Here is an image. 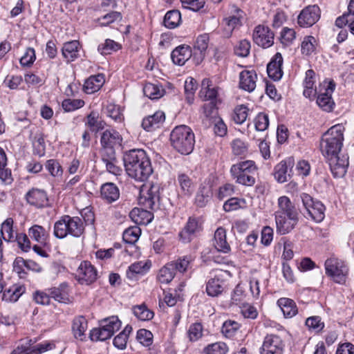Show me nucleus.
<instances>
[{
    "label": "nucleus",
    "mask_w": 354,
    "mask_h": 354,
    "mask_svg": "<svg viewBox=\"0 0 354 354\" xmlns=\"http://www.w3.org/2000/svg\"><path fill=\"white\" fill-rule=\"evenodd\" d=\"M306 326L308 328L315 332V333H319L324 329L325 326V324L322 322L321 317L319 316H312L308 317L305 322Z\"/></svg>",
    "instance_id": "54"
},
{
    "label": "nucleus",
    "mask_w": 354,
    "mask_h": 354,
    "mask_svg": "<svg viewBox=\"0 0 354 354\" xmlns=\"http://www.w3.org/2000/svg\"><path fill=\"white\" fill-rule=\"evenodd\" d=\"M176 275V272L170 262L162 267L158 273L157 279L161 283H170Z\"/></svg>",
    "instance_id": "42"
},
{
    "label": "nucleus",
    "mask_w": 354,
    "mask_h": 354,
    "mask_svg": "<svg viewBox=\"0 0 354 354\" xmlns=\"http://www.w3.org/2000/svg\"><path fill=\"white\" fill-rule=\"evenodd\" d=\"M257 75L254 70H244L239 73V86L241 89L252 92L256 88Z\"/></svg>",
    "instance_id": "22"
},
{
    "label": "nucleus",
    "mask_w": 354,
    "mask_h": 354,
    "mask_svg": "<svg viewBox=\"0 0 354 354\" xmlns=\"http://www.w3.org/2000/svg\"><path fill=\"white\" fill-rule=\"evenodd\" d=\"M28 235L32 239L40 244H46L48 237V233L46 229L39 225H34L30 227Z\"/></svg>",
    "instance_id": "41"
},
{
    "label": "nucleus",
    "mask_w": 354,
    "mask_h": 354,
    "mask_svg": "<svg viewBox=\"0 0 354 354\" xmlns=\"http://www.w3.org/2000/svg\"><path fill=\"white\" fill-rule=\"evenodd\" d=\"M75 278L80 284L88 286L97 280V271L90 261H84L79 266Z\"/></svg>",
    "instance_id": "10"
},
{
    "label": "nucleus",
    "mask_w": 354,
    "mask_h": 354,
    "mask_svg": "<svg viewBox=\"0 0 354 354\" xmlns=\"http://www.w3.org/2000/svg\"><path fill=\"white\" fill-rule=\"evenodd\" d=\"M46 168L50 174L54 177L62 176L63 174L61 165L58 160L55 159L48 160L46 162Z\"/></svg>",
    "instance_id": "63"
},
{
    "label": "nucleus",
    "mask_w": 354,
    "mask_h": 354,
    "mask_svg": "<svg viewBox=\"0 0 354 354\" xmlns=\"http://www.w3.org/2000/svg\"><path fill=\"white\" fill-rule=\"evenodd\" d=\"M194 58L191 47L182 44L176 47L171 53V58L174 64L183 66L190 58Z\"/></svg>",
    "instance_id": "20"
},
{
    "label": "nucleus",
    "mask_w": 354,
    "mask_h": 354,
    "mask_svg": "<svg viewBox=\"0 0 354 354\" xmlns=\"http://www.w3.org/2000/svg\"><path fill=\"white\" fill-rule=\"evenodd\" d=\"M122 19V15L120 12L111 11L106 15L99 17L97 22L102 27L107 26L115 21H121Z\"/></svg>",
    "instance_id": "48"
},
{
    "label": "nucleus",
    "mask_w": 354,
    "mask_h": 354,
    "mask_svg": "<svg viewBox=\"0 0 354 354\" xmlns=\"http://www.w3.org/2000/svg\"><path fill=\"white\" fill-rule=\"evenodd\" d=\"M80 43L77 40H73L65 43L62 49V54L67 62H71L80 56Z\"/></svg>",
    "instance_id": "34"
},
{
    "label": "nucleus",
    "mask_w": 354,
    "mask_h": 354,
    "mask_svg": "<svg viewBox=\"0 0 354 354\" xmlns=\"http://www.w3.org/2000/svg\"><path fill=\"white\" fill-rule=\"evenodd\" d=\"M68 283L63 282L57 287L47 288L50 299H53L59 303H68L69 301Z\"/></svg>",
    "instance_id": "32"
},
{
    "label": "nucleus",
    "mask_w": 354,
    "mask_h": 354,
    "mask_svg": "<svg viewBox=\"0 0 354 354\" xmlns=\"http://www.w3.org/2000/svg\"><path fill=\"white\" fill-rule=\"evenodd\" d=\"M102 162L105 165L107 172L115 176H120L122 173V169L119 165V160L117 157L104 160Z\"/></svg>",
    "instance_id": "61"
},
{
    "label": "nucleus",
    "mask_w": 354,
    "mask_h": 354,
    "mask_svg": "<svg viewBox=\"0 0 354 354\" xmlns=\"http://www.w3.org/2000/svg\"><path fill=\"white\" fill-rule=\"evenodd\" d=\"M129 217L136 224L146 225L151 222L153 214L150 211L135 207L130 212Z\"/></svg>",
    "instance_id": "33"
},
{
    "label": "nucleus",
    "mask_w": 354,
    "mask_h": 354,
    "mask_svg": "<svg viewBox=\"0 0 354 354\" xmlns=\"http://www.w3.org/2000/svg\"><path fill=\"white\" fill-rule=\"evenodd\" d=\"M84 125L87 129L95 134L104 129L106 123L97 111H91L84 119Z\"/></svg>",
    "instance_id": "23"
},
{
    "label": "nucleus",
    "mask_w": 354,
    "mask_h": 354,
    "mask_svg": "<svg viewBox=\"0 0 354 354\" xmlns=\"http://www.w3.org/2000/svg\"><path fill=\"white\" fill-rule=\"evenodd\" d=\"M165 120V114L162 111H158L153 115L143 118L142 127L147 131H153L160 128Z\"/></svg>",
    "instance_id": "24"
},
{
    "label": "nucleus",
    "mask_w": 354,
    "mask_h": 354,
    "mask_svg": "<svg viewBox=\"0 0 354 354\" xmlns=\"http://www.w3.org/2000/svg\"><path fill=\"white\" fill-rule=\"evenodd\" d=\"M212 196V185L205 181L202 183L198 187L195 196V204L198 207H204L210 201Z\"/></svg>",
    "instance_id": "27"
},
{
    "label": "nucleus",
    "mask_w": 354,
    "mask_h": 354,
    "mask_svg": "<svg viewBox=\"0 0 354 354\" xmlns=\"http://www.w3.org/2000/svg\"><path fill=\"white\" fill-rule=\"evenodd\" d=\"M277 305L282 310L283 315L287 318L294 317L298 312L296 303L290 298L281 297L279 299Z\"/></svg>",
    "instance_id": "37"
},
{
    "label": "nucleus",
    "mask_w": 354,
    "mask_h": 354,
    "mask_svg": "<svg viewBox=\"0 0 354 354\" xmlns=\"http://www.w3.org/2000/svg\"><path fill=\"white\" fill-rule=\"evenodd\" d=\"M294 165L295 160L292 157L281 160L274 168V179L279 183L287 182L292 176Z\"/></svg>",
    "instance_id": "15"
},
{
    "label": "nucleus",
    "mask_w": 354,
    "mask_h": 354,
    "mask_svg": "<svg viewBox=\"0 0 354 354\" xmlns=\"http://www.w3.org/2000/svg\"><path fill=\"white\" fill-rule=\"evenodd\" d=\"M209 36L207 34L200 35L194 44L193 61L196 65L200 64L205 57V53L208 47Z\"/></svg>",
    "instance_id": "26"
},
{
    "label": "nucleus",
    "mask_w": 354,
    "mask_h": 354,
    "mask_svg": "<svg viewBox=\"0 0 354 354\" xmlns=\"http://www.w3.org/2000/svg\"><path fill=\"white\" fill-rule=\"evenodd\" d=\"M123 162L127 174L138 181H145L153 173L151 160L146 151L141 149L127 151Z\"/></svg>",
    "instance_id": "1"
},
{
    "label": "nucleus",
    "mask_w": 354,
    "mask_h": 354,
    "mask_svg": "<svg viewBox=\"0 0 354 354\" xmlns=\"http://www.w3.org/2000/svg\"><path fill=\"white\" fill-rule=\"evenodd\" d=\"M141 203L151 210L157 208V202L159 201V196L153 187H151L147 192L146 196L141 197Z\"/></svg>",
    "instance_id": "45"
},
{
    "label": "nucleus",
    "mask_w": 354,
    "mask_h": 354,
    "mask_svg": "<svg viewBox=\"0 0 354 354\" xmlns=\"http://www.w3.org/2000/svg\"><path fill=\"white\" fill-rule=\"evenodd\" d=\"M54 347L55 344L48 342L32 346V340L30 339L25 344L18 345L10 354H41Z\"/></svg>",
    "instance_id": "16"
},
{
    "label": "nucleus",
    "mask_w": 354,
    "mask_h": 354,
    "mask_svg": "<svg viewBox=\"0 0 354 354\" xmlns=\"http://www.w3.org/2000/svg\"><path fill=\"white\" fill-rule=\"evenodd\" d=\"M283 57L280 53H277L267 65V73L270 78L278 81L283 76Z\"/></svg>",
    "instance_id": "21"
},
{
    "label": "nucleus",
    "mask_w": 354,
    "mask_h": 354,
    "mask_svg": "<svg viewBox=\"0 0 354 354\" xmlns=\"http://www.w3.org/2000/svg\"><path fill=\"white\" fill-rule=\"evenodd\" d=\"M133 315L141 321H149L153 319L154 313L145 304L135 306L133 308Z\"/></svg>",
    "instance_id": "47"
},
{
    "label": "nucleus",
    "mask_w": 354,
    "mask_h": 354,
    "mask_svg": "<svg viewBox=\"0 0 354 354\" xmlns=\"http://www.w3.org/2000/svg\"><path fill=\"white\" fill-rule=\"evenodd\" d=\"M320 16L321 10L318 6H308L300 12L297 17V24L301 28L311 27L319 21Z\"/></svg>",
    "instance_id": "11"
},
{
    "label": "nucleus",
    "mask_w": 354,
    "mask_h": 354,
    "mask_svg": "<svg viewBox=\"0 0 354 354\" xmlns=\"http://www.w3.org/2000/svg\"><path fill=\"white\" fill-rule=\"evenodd\" d=\"M344 131V126L338 124L331 127L323 134L319 146L326 158L339 154L343 146Z\"/></svg>",
    "instance_id": "3"
},
{
    "label": "nucleus",
    "mask_w": 354,
    "mask_h": 354,
    "mask_svg": "<svg viewBox=\"0 0 354 354\" xmlns=\"http://www.w3.org/2000/svg\"><path fill=\"white\" fill-rule=\"evenodd\" d=\"M141 234L140 227L135 226L129 227L124 230L122 234L124 241L129 244H134L139 239Z\"/></svg>",
    "instance_id": "56"
},
{
    "label": "nucleus",
    "mask_w": 354,
    "mask_h": 354,
    "mask_svg": "<svg viewBox=\"0 0 354 354\" xmlns=\"http://www.w3.org/2000/svg\"><path fill=\"white\" fill-rule=\"evenodd\" d=\"M348 158V154H337L326 158L334 178H342L346 175L349 165Z\"/></svg>",
    "instance_id": "12"
},
{
    "label": "nucleus",
    "mask_w": 354,
    "mask_h": 354,
    "mask_svg": "<svg viewBox=\"0 0 354 354\" xmlns=\"http://www.w3.org/2000/svg\"><path fill=\"white\" fill-rule=\"evenodd\" d=\"M101 197L108 203L116 201L120 197V189L113 183H105L100 187Z\"/></svg>",
    "instance_id": "29"
},
{
    "label": "nucleus",
    "mask_w": 354,
    "mask_h": 354,
    "mask_svg": "<svg viewBox=\"0 0 354 354\" xmlns=\"http://www.w3.org/2000/svg\"><path fill=\"white\" fill-rule=\"evenodd\" d=\"M177 183L183 195L189 196L192 194L194 190V183L187 174L178 173Z\"/></svg>",
    "instance_id": "38"
},
{
    "label": "nucleus",
    "mask_w": 354,
    "mask_h": 354,
    "mask_svg": "<svg viewBox=\"0 0 354 354\" xmlns=\"http://www.w3.org/2000/svg\"><path fill=\"white\" fill-rule=\"evenodd\" d=\"M26 286L20 283H15L6 288L2 295V300L6 302H16L26 292Z\"/></svg>",
    "instance_id": "30"
},
{
    "label": "nucleus",
    "mask_w": 354,
    "mask_h": 354,
    "mask_svg": "<svg viewBox=\"0 0 354 354\" xmlns=\"http://www.w3.org/2000/svg\"><path fill=\"white\" fill-rule=\"evenodd\" d=\"M187 335L191 342H195L203 336V325L200 322H195L189 326Z\"/></svg>",
    "instance_id": "62"
},
{
    "label": "nucleus",
    "mask_w": 354,
    "mask_h": 354,
    "mask_svg": "<svg viewBox=\"0 0 354 354\" xmlns=\"http://www.w3.org/2000/svg\"><path fill=\"white\" fill-rule=\"evenodd\" d=\"M13 219L12 218H8L1 224V237L7 242H14L15 236L13 234Z\"/></svg>",
    "instance_id": "46"
},
{
    "label": "nucleus",
    "mask_w": 354,
    "mask_h": 354,
    "mask_svg": "<svg viewBox=\"0 0 354 354\" xmlns=\"http://www.w3.org/2000/svg\"><path fill=\"white\" fill-rule=\"evenodd\" d=\"M278 209L275 212L277 231L281 234L291 232L299 221V212L295 204L286 196L277 201Z\"/></svg>",
    "instance_id": "2"
},
{
    "label": "nucleus",
    "mask_w": 354,
    "mask_h": 354,
    "mask_svg": "<svg viewBox=\"0 0 354 354\" xmlns=\"http://www.w3.org/2000/svg\"><path fill=\"white\" fill-rule=\"evenodd\" d=\"M284 343L280 336L268 334L260 348L261 354H283Z\"/></svg>",
    "instance_id": "14"
},
{
    "label": "nucleus",
    "mask_w": 354,
    "mask_h": 354,
    "mask_svg": "<svg viewBox=\"0 0 354 354\" xmlns=\"http://www.w3.org/2000/svg\"><path fill=\"white\" fill-rule=\"evenodd\" d=\"M69 235L73 237H80L84 232V225L79 216H71Z\"/></svg>",
    "instance_id": "44"
},
{
    "label": "nucleus",
    "mask_w": 354,
    "mask_h": 354,
    "mask_svg": "<svg viewBox=\"0 0 354 354\" xmlns=\"http://www.w3.org/2000/svg\"><path fill=\"white\" fill-rule=\"evenodd\" d=\"M335 83L333 80L328 82H324L323 87L324 91L322 90L317 95L316 102L319 107L324 111L330 113L332 112L335 108V103L332 98V94L335 88Z\"/></svg>",
    "instance_id": "9"
},
{
    "label": "nucleus",
    "mask_w": 354,
    "mask_h": 354,
    "mask_svg": "<svg viewBox=\"0 0 354 354\" xmlns=\"http://www.w3.org/2000/svg\"><path fill=\"white\" fill-rule=\"evenodd\" d=\"M181 21V14L178 10H171L165 14L163 19L164 26L173 29L179 26Z\"/></svg>",
    "instance_id": "43"
},
{
    "label": "nucleus",
    "mask_w": 354,
    "mask_h": 354,
    "mask_svg": "<svg viewBox=\"0 0 354 354\" xmlns=\"http://www.w3.org/2000/svg\"><path fill=\"white\" fill-rule=\"evenodd\" d=\"M24 198L28 204L37 208L48 206V198L44 189L32 188L26 194Z\"/></svg>",
    "instance_id": "19"
},
{
    "label": "nucleus",
    "mask_w": 354,
    "mask_h": 354,
    "mask_svg": "<svg viewBox=\"0 0 354 354\" xmlns=\"http://www.w3.org/2000/svg\"><path fill=\"white\" fill-rule=\"evenodd\" d=\"M274 35L268 27L263 25L257 26L253 32V40L256 44L263 48L272 46L274 44Z\"/></svg>",
    "instance_id": "17"
},
{
    "label": "nucleus",
    "mask_w": 354,
    "mask_h": 354,
    "mask_svg": "<svg viewBox=\"0 0 354 354\" xmlns=\"http://www.w3.org/2000/svg\"><path fill=\"white\" fill-rule=\"evenodd\" d=\"M230 273L227 270L217 271L214 277L209 279L206 284L207 294L210 297H217L224 290L225 278L229 277Z\"/></svg>",
    "instance_id": "13"
},
{
    "label": "nucleus",
    "mask_w": 354,
    "mask_h": 354,
    "mask_svg": "<svg viewBox=\"0 0 354 354\" xmlns=\"http://www.w3.org/2000/svg\"><path fill=\"white\" fill-rule=\"evenodd\" d=\"M300 198L309 216L317 223L322 221L325 217L326 207L324 205L306 193L301 194Z\"/></svg>",
    "instance_id": "6"
},
{
    "label": "nucleus",
    "mask_w": 354,
    "mask_h": 354,
    "mask_svg": "<svg viewBox=\"0 0 354 354\" xmlns=\"http://www.w3.org/2000/svg\"><path fill=\"white\" fill-rule=\"evenodd\" d=\"M326 274L337 283L343 284L346 281L348 268L344 263L337 258L331 257L325 261Z\"/></svg>",
    "instance_id": "7"
},
{
    "label": "nucleus",
    "mask_w": 354,
    "mask_h": 354,
    "mask_svg": "<svg viewBox=\"0 0 354 354\" xmlns=\"http://www.w3.org/2000/svg\"><path fill=\"white\" fill-rule=\"evenodd\" d=\"M212 81L209 79H203L201 83V89L199 95L204 101L221 103L218 97V87H211Z\"/></svg>",
    "instance_id": "25"
},
{
    "label": "nucleus",
    "mask_w": 354,
    "mask_h": 354,
    "mask_svg": "<svg viewBox=\"0 0 354 354\" xmlns=\"http://www.w3.org/2000/svg\"><path fill=\"white\" fill-rule=\"evenodd\" d=\"M69 221L71 216L64 215L55 223L53 234L56 238L62 239L69 235Z\"/></svg>",
    "instance_id": "35"
},
{
    "label": "nucleus",
    "mask_w": 354,
    "mask_h": 354,
    "mask_svg": "<svg viewBox=\"0 0 354 354\" xmlns=\"http://www.w3.org/2000/svg\"><path fill=\"white\" fill-rule=\"evenodd\" d=\"M228 351L227 344L222 342L209 344L203 348V354H225Z\"/></svg>",
    "instance_id": "53"
},
{
    "label": "nucleus",
    "mask_w": 354,
    "mask_h": 354,
    "mask_svg": "<svg viewBox=\"0 0 354 354\" xmlns=\"http://www.w3.org/2000/svg\"><path fill=\"white\" fill-rule=\"evenodd\" d=\"M170 141L171 146L178 153L188 155L192 152L194 147V133L188 126H178L171 132Z\"/></svg>",
    "instance_id": "4"
},
{
    "label": "nucleus",
    "mask_w": 354,
    "mask_h": 354,
    "mask_svg": "<svg viewBox=\"0 0 354 354\" xmlns=\"http://www.w3.org/2000/svg\"><path fill=\"white\" fill-rule=\"evenodd\" d=\"M185 93L186 95V100L189 104H192L194 102V92L196 90V82L192 77H188L185 82Z\"/></svg>",
    "instance_id": "58"
},
{
    "label": "nucleus",
    "mask_w": 354,
    "mask_h": 354,
    "mask_svg": "<svg viewBox=\"0 0 354 354\" xmlns=\"http://www.w3.org/2000/svg\"><path fill=\"white\" fill-rule=\"evenodd\" d=\"M240 324L230 319L225 321L222 326L221 332L226 337H232L239 329Z\"/></svg>",
    "instance_id": "57"
},
{
    "label": "nucleus",
    "mask_w": 354,
    "mask_h": 354,
    "mask_svg": "<svg viewBox=\"0 0 354 354\" xmlns=\"http://www.w3.org/2000/svg\"><path fill=\"white\" fill-rule=\"evenodd\" d=\"M100 146H108L122 149L123 137L119 131L113 128L104 130L100 135Z\"/></svg>",
    "instance_id": "18"
},
{
    "label": "nucleus",
    "mask_w": 354,
    "mask_h": 354,
    "mask_svg": "<svg viewBox=\"0 0 354 354\" xmlns=\"http://www.w3.org/2000/svg\"><path fill=\"white\" fill-rule=\"evenodd\" d=\"M257 171L255 162L252 160H246L233 165L230 169V174L236 183L252 186L256 182L254 176Z\"/></svg>",
    "instance_id": "5"
},
{
    "label": "nucleus",
    "mask_w": 354,
    "mask_h": 354,
    "mask_svg": "<svg viewBox=\"0 0 354 354\" xmlns=\"http://www.w3.org/2000/svg\"><path fill=\"white\" fill-rule=\"evenodd\" d=\"M254 123L255 129L258 131H266L269 126V117L268 115L263 113L260 112L257 114V115L254 119Z\"/></svg>",
    "instance_id": "60"
},
{
    "label": "nucleus",
    "mask_w": 354,
    "mask_h": 354,
    "mask_svg": "<svg viewBox=\"0 0 354 354\" xmlns=\"http://www.w3.org/2000/svg\"><path fill=\"white\" fill-rule=\"evenodd\" d=\"M105 82L104 75L102 73L91 75L83 85V91L87 94H92L99 91Z\"/></svg>",
    "instance_id": "31"
},
{
    "label": "nucleus",
    "mask_w": 354,
    "mask_h": 354,
    "mask_svg": "<svg viewBox=\"0 0 354 354\" xmlns=\"http://www.w3.org/2000/svg\"><path fill=\"white\" fill-rule=\"evenodd\" d=\"M121 45L111 39H106L104 43L100 44L97 47L98 52L103 55H109L111 54L113 52L118 51L121 48Z\"/></svg>",
    "instance_id": "50"
},
{
    "label": "nucleus",
    "mask_w": 354,
    "mask_h": 354,
    "mask_svg": "<svg viewBox=\"0 0 354 354\" xmlns=\"http://www.w3.org/2000/svg\"><path fill=\"white\" fill-rule=\"evenodd\" d=\"M296 38V32L294 29L289 28H283L281 32L280 41L281 43L286 46L291 45Z\"/></svg>",
    "instance_id": "64"
},
{
    "label": "nucleus",
    "mask_w": 354,
    "mask_h": 354,
    "mask_svg": "<svg viewBox=\"0 0 354 354\" xmlns=\"http://www.w3.org/2000/svg\"><path fill=\"white\" fill-rule=\"evenodd\" d=\"M144 95L151 100H158L162 97L165 93L162 86L158 84L146 83L143 87Z\"/></svg>",
    "instance_id": "40"
},
{
    "label": "nucleus",
    "mask_w": 354,
    "mask_h": 354,
    "mask_svg": "<svg viewBox=\"0 0 354 354\" xmlns=\"http://www.w3.org/2000/svg\"><path fill=\"white\" fill-rule=\"evenodd\" d=\"M316 39L311 35L304 37L301 44V53L306 56H310L316 50Z\"/></svg>",
    "instance_id": "49"
},
{
    "label": "nucleus",
    "mask_w": 354,
    "mask_h": 354,
    "mask_svg": "<svg viewBox=\"0 0 354 354\" xmlns=\"http://www.w3.org/2000/svg\"><path fill=\"white\" fill-rule=\"evenodd\" d=\"M251 44L248 39L239 41L234 48V54L241 57H247L250 51Z\"/></svg>",
    "instance_id": "59"
},
{
    "label": "nucleus",
    "mask_w": 354,
    "mask_h": 354,
    "mask_svg": "<svg viewBox=\"0 0 354 354\" xmlns=\"http://www.w3.org/2000/svg\"><path fill=\"white\" fill-rule=\"evenodd\" d=\"M113 335L109 329L104 328L100 325V327L93 328L89 333V337L91 341H105L111 338Z\"/></svg>",
    "instance_id": "51"
},
{
    "label": "nucleus",
    "mask_w": 354,
    "mask_h": 354,
    "mask_svg": "<svg viewBox=\"0 0 354 354\" xmlns=\"http://www.w3.org/2000/svg\"><path fill=\"white\" fill-rule=\"evenodd\" d=\"M100 324L104 328L109 329L111 335H113L115 332L121 328L122 323L117 316H111L102 319Z\"/></svg>",
    "instance_id": "52"
},
{
    "label": "nucleus",
    "mask_w": 354,
    "mask_h": 354,
    "mask_svg": "<svg viewBox=\"0 0 354 354\" xmlns=\"http://www.w3.org/2000/svg\"><path fill=\"white\" fill-rule=\"evenodd\" d=\"M245 203L246 202L244 198L232 197L224 203L223 208L225 212H230L237 210L240 208H243Z\"/></svg>",
    "instance_id": "55"
},
{
    "label": "nucleus",
    "mask_w": 354,
    "mask_h": 354,
    "mask_svg": "<svg viewBox=\"0 0 354 354\" xmlns=\"http://www.w3.org/2000/svg\"><path fill=\"white\" fill-rule=\"evenodd\" d=\"M194 258L191 255H185L178 257L177 259L170 262L174 267L176 273L184 274L192 268V263Z\"/></svg>",
    "instance_id": "39"
},
{
    "label": "nucleus",
    "mask_w": 354,
    "mask_h": 354,
    "mask_svg": "<svg viewBox=\"0 0 354 354\" xmlns=\"http://www.w3.org/2000/svg\"><path fill=\"white\" fill-rule=\"evenodd\" d=\"M203 230V223L199 217L189 216L183 228L178 234L180 241L190 243Z\"/></svg>",
    "instance_id": "8"
},
{
    "label": "nucleus",
    "mask_w": 354,
    "mask_h": 354,
    "mask_svg": "<svg viewBox=\"0 0 354 354\" xmlns=\"http://www.w3.org/2000/svg\"><path fill=\"white\" fill-rule=\"evenodd\" d=\"M88 322L83 316L75 317L72 324V332L76 339L83 341L86 338L85 331L87 329Z\"/></svg>",
    "instance_id": "36"
},
{
    "label": "nucleus",
    "mask_w": 354,
    "mask_h": 354,
    "mask_svg": "<svg viewBox=\"0 0 354 354\" xmlns=\"http://www.w3.org/2000/svg\"><path fill=\"white\" fill-rule=\"evenodd\" d=\"M214 246L218 252L224 254H228L231 251L230 245L226 239V231L222 227L217 228L214 232Z\"/></svg>",
    "instance_id": "28"
}]
</instances>
